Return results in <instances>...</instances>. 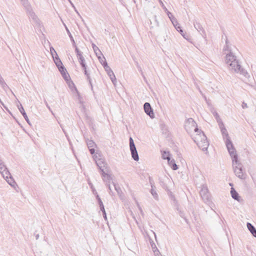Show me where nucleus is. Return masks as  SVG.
Listing matches in <instances>:
<instances>
[{
	"label": "nucleus",
	"mask_w": 256,
	"mask_h": 256,
	"mask_svg": "<svg viewBox=\"0 0 256 256\" xmlns=\"http://www.w3.org/2000/svg\"><path fill=\"white\" fill-rule=\"evenodd\" d=\"M94 159L96 162V163L98 166V168H99L100 165L102 166V164H104L106 162L104 161L103 159L102 158H98L97 156L94 155Z\"/></svg>",
	"instance_id": "6ab92c4d"
},
{
	"label": "nucleus",
	"mask_w": 256,
	"mask_h": 256,
	"mask_svg": "<svg viewBox=\"0 0 256 256\" xmlns=\"http://www.w3.org/2000/svg\"><path fill=\"white\" fill-rule=\"evenodd\" d=\"M27 13L30 18L33 20L34 22H37L38 18L35 13L32 11V9L26 11Z\"/></svg>",
	"instance_id": "f3484780"
},
{
	"label": "nucleus",
	"mask_w": 256,
	"mask_h": 256,
	"mask_svg": "<svg viewBox=\"0 0 256 256\" xmlns=\"http://www.w3.org/2000/svg\"><path fill=\"white\" fill-rule=\"evenodd\" d=\"M158 2H160L161 6L162 8L164 10L165 12L166 11H168V9L166 8L165 6L164 5V3L162 2V0H158Z\"/></svg>",
	"instance_id": "a18cd8bd"
},
{
	"label": "nucleus",
	"mask_w": 256,
	"mask_h": 256,
	"mask_svg": "<svg viewBox=\"0 0 256 256\" xmlns=\"http://www.w3.org/2000/svg\"><path fill=\"white\" fill-rule=\"evenodd\" d=\"M154 19H155V21L157 23V26H158V22L157 20H156V16H154Z\"/></svg>",
	"instance_id": "338daca9"
},
{
	"label": "nucleus",
	"mask_w": 256,
	"mask_h": 256,
	"mask_svg": "<svg viewBox=\"0 0 256 256\" xmlns=\"http://www.w3.org/2000/svg\"><path fill=\"white\" fill-rule=\"evenodd\" d=\"M100 210L102 212H104V211H106L104 204L100 206Z\"/></svg>",
	"instance_id": "4d7b16f0"
},
{
	"label": "nucleus",
	"mask_w": 256,
	"mask_h": 256,
	"mask_svg": "<svg viewBox=\"0 0 256 256\" xmlns=\"http://www.w3.org/2000/svg\"><path fill=\"white\" fill-rule=\"evenodd\" d=\"M180 27H181V26H180L179 24H178V25L176 26H174V28H176V29L177 30H178V29L180 28Z\"/></svg>",
	"instance_id": "0e129e2a"
},
{
	"label": "nucleus",
	"mask_w": 256,
	"mask_h": 256,
	"mask_svg": "<svg viewBox=\"0 0 256 256\" xmlns=\"http://www.w3.org/2000/svg\"><path fill=\"white\" fill-rule=\"evenodd\" d=\"M108 172H104L102 174V180L104 182H106V184H110V180H112V178L111 176L108 173Z\"/></svg>",
	"instance_id": "4468645a"
},
{
	"label": "nucleus",
	"mask_w": 256,
	"mask_h": 256,
	"mask_svg": "<svg viewBox=\"0 0 256 256\" xmlns=\"http://www.w3.org/2000/svg\"><path fill=\"white\" fill-rule=\"evenodd\" d=\"M75 52L76 54V56L80 64L85 63V59L82 56V52L78 50V47H76L75 48Z\"/></svg>",
	"instance_id": "f8f14e48"
},
{
	"label": "nucleus",
	"mask_w": 256,
	"mask_h": 256,
	"mask_svg": "<svg viewBox=\"0 0 256 256\" xmlns=\"http://www.w3.org/2000/svg\"><path fill=\"white\" fill-rule=\"evenodd\" d=\"M178 32H180V34L183 36L184 38V31L182 30V28L180 27V28L178 29Z\"/></svg>",
	"instance_id": "864d4df0"
},
{
	"label": "nucleus",
	"mask_w": 256,
	"mask_h": 256,
	"mask_svg": "<svg viewBox=\"0 0 256 256\" xmlns=\"http://www.w3.org/2000/svg\"><path fill=\"white\" fill-rule=\"evenodd\" d=\"M149 182H150V184L151 186V188H152V186H153V188H156V186L154 185V181L150 177H149Z\"/></svg>",
	"instance_id": "09e8293b"
},
{
	"label": "nucleus",
	"mask_w": 256,
	"mask_h": 256,
	"mask_svg": "<svg viewBox=\"0 0 256 256\" xmlns=\"http://www.w3.org/2000/svg\"><path fill=\"white\" fill-rule=\"evenodd\" d=\"M171 167L173 170H176L178 168L175 162H172V165L171 166Z\"/></svg>",
	"instance_id": "49530a36"
},
{
	"label": "nucleus",
	"mask_w": 256,
	"mask_h": 256,
	"mask_svg": "<svg viewBox=\"0 0 256 256\" xmlns=\"http://www.w3.org/2000/svg\"><path fill=\"white\" fill-rule=\"evenodd\" d=\"M223 51L225 54L232 52L229 44L225 45L223 48Z\"/></svg>",
	"instance_id": "7c9ffc66"
},
{
	"label": "nucleus",
	"mask_w": 256,
	"mask_h": 256,
	"mask_svg": "<svg viewBox=\"0 0 256 256\" xmlns=\"http://www.w3.org/2000/svg\"><path fill=\"white\" fill-rule=\"evenodd\" d=\"M65 27H66V32H67V33H68V36H69V37L70 38V40L71 42L72 43V46L76 48V47H77V46H76V42H74V38H73L71 33L70 32L69 30L68 29V28L66 26H65Z\"/></svg>",
	"instance_id": "4be33fe9"
},
{
	"label": "nucleus",
	"mask_w": 256,
	"mask_h": 256,
	"mask_svg": "<svg viewBox=\"0 0 256 256\" xmlns=\"http://www.w3.org/2000/svg\"><path fill=\"white\" fill-rule=\"evenodd\" d=\"M130 148L132 158L135 161H138L139 160V156L133 139L131 137L130 138Z\"/></svg>",
	"instance_id": "0eeeda50"
},
{
	"label": "nucleus",
	"mask_w": 256,
	"mask_h": 256,
	"mask_svg": "<svg viewBox=\"0 0 256 256\" xmlns=\"http://www.w3.org/2000/svg\"><path fill=\"white\" fill-rule=\"evenodd\" d=\"M160 185L162 186V188L166 190L170 191L168 189V187L167 186L166 184H165V183L162 181H160Z\"/></svg>",
	"instance_id": "c9c22d12"
},
{
	"label": "nucleus",
	"mask_w": 256,
	"mask_h": 256,
	"mask_svg": "<svg viewBox=\"0 0 256 256\" xmlns=\"http://www.w3.org/2000/svg\"><path fill=\"white\" fill-rule=\"evenodd\" d=\"M112 183L114 186V189L118 193V194L121 198H122V196H124V194L122 192L121 188L118 184H116L114 182Z\"/></svg>",
	"instance_id": "a211bd4d"
},
{
	"label": "nucleus",
	"mask_w": 256,
	"mask_h": 256,
	"mask_svg": "<svg viewBox=\"0 0 256 256\" xmlns=\"http://www.w3.org/2000/svg\"><path fill=\"white\" fill-rule=\"evenodd\" d=\"M70 84H72L74 86L75 90L76 91V92L78 94H79L76 88L74 86V84L73 83V82L72 81L69 82L68 84H69L70 87L71 86ZM78 96H80V95H78Z\"/></svg>",
	"instance_id": "8fccbe9b"
},
{
	"label": "nucleus",
	"mask_w": 256,
	"mask_h": 256,
	"mask_svg": "<svg viewBox=\"0 0 256 256\" xmlns=\"http://www.w3.org/2000/svg\"><path fill=\"white\" fill-rule=\"evenodd\" d=\"M98 58L100 60V62L101 63V64H102L104 60H103L100 56H98Z\"/></svg>",
	"instance_id": "bf43d9fd"
},
{
	"label": "nucleus",
	"mask_w": 256,
	"mask_h": 256,
	"mask_svg": "<svg viewBox=\"0 0 256 256\" xmlns=\"http://www.w3.org/2000/svg\"><path fill=\"white\" fill-rule=\"evenodd\" d=\"M152 248V249L153 252H154V256H156L158 254H160V252L156 246L155 244L153 241L150 242Z\"/></svg>",
	"instance_id": "aec40b11"
},
{
	"label": "nucleus",
	"mask_w": 256,
	"mask_h": 256,
	"mask_svg": "<svg viewBox=\"0 0 256 256\" xmlns=\"http://www.w3.org/2000/svg\"><path fill=\"white\" fill-rule=\"evenodd\" d=\"M194 25L195 28L200 34L202 38L206 40V34L202 24L199 22H194Z\"/></svg>",
	"instance_id": "1a4fd4ad"
},
{
	"label": "nucleus",
	"mask_w": 256,
	"mask_h": 256,
	"mask_svg": "<svg viewBox=\"0 0 256 256\" xmlns=\"http://www.w3.org/2000/svg\"><path fill=\"white\" fill-rule=\"evenodd\" d=\"M53 58V60H54V61L55 63V64H56V66H60V64H62V63L61 61V60H60V58H59L58 56V54H56L54 57L52 58Z\"/></svg>",
	"instance_id": "5701e85b"
},
{
	"label": "nucleus",
	"mask_w": 256,
	"mask_h": 256,
	"mask_svg": "<svg viewBox=\"0 0 256 256\" xmlns=\"http://www.w3.org/2000/svg\"><path fill=\"white\" fill-rule=\"evenodd\" d=\"M96 200L100 198V197L99 196L97 192H96Z\"/></svg>",
	"instance_id": "774afa93"
},
{
	"label": "nucleus",
	"mask_w": 256,
	"mask_h": 256,
	"mask_svg": "<svg viewBox=\"0 0 256 256\" xmlns=\"http://www.w3.org/2000/svg\"><path fill=\"white\" fill-rule=\"evenodd\" d=\"M226 39L225 40V43H226L225 45L229 44V42L228 40V39L226 36Z\"/></svg>",
	"instance_id": "052dcab7"
},
{
	"label": "nucleus",
	"mask_w": 256,
	"mask_h": 256,
	"mask_svg": "<svg viewBox=\"0 0 256 256\" xmlns=\"http://www.w3.org/2000/svg\"><path fill=\"white\" fill-rule=\"evenodd\" d=\"M102 213L103 217L104 218V220H107V217H106V211H104Z\"/></svg>",
	"instance_id": "13d9d810"
},
{
	"label": "nucleus",
	"mask_w": 256,
	"mask_h": 256,
	"mask_svg": "<svg viewBox=\"0 0 256 256\" xmlns=\"http://www.w3.org/2000/svg\"><path fill=\"white\" fill-rule=\"evenodd\" d=\"M242 108H248V105L246 103H245L244 102H243L242 104Z\"/></svg>",
	"instance_id": "6e6d98bb"
},
{
	"label": "nucleus",
	"mask_w": 256,
	"mask_h": 256,
	"mask_svg": "<svg viewBox=\"0 0 256 256\" xmlns=\"http://www.w3.org/2000/svg\"><path fill=\"white\" fill-rule=\"evenodd\" d=\"M191 128H194L196 135L192 138L194 142L198 146L202 149L204 152L207 150L209 146V142L204 132L198 128V126L196 122L192 118L188 119L185 125L186 130L188 132Z\"/></svg>",
	"instance_id": "f257e3e1"
},
{
	"label": "nucleus",
	"mask_w": 256,
	"mask_h": 256,
	"mask_svg": "<svg viewBox=\"0 0 256 256\" xmlns=\"http://www.w3.org/2000/svg\"><path fill=\"white\" fill-rule=\"evenodd\" d=\"M106 186L108 188V190H109V194L111 196H113L114 195V192H112V189H111V188H110V184H106Z\"/></svg>",
	"instance_id": "37998d69"
},
{
	"label": "nucleus",
	"mask_w": 256,
	"mask_h": 256,
	"mask_svg": "<svg viewBox=\"0 0 256 256\" xmlns=\"http://www.w3.org/2000/svg\"><path fill=\"white\" fill-rule=\"evenodd\" d=\"M156 188H153V186H152V188H151V190H150V193L152 194V196H153V198L156 200H158V196L156 192Z\"/></svg>",
	"instance_id": "bb28decb"
},
{
	"label": "nucleus",
	"mask_w": 256,
	"mask_h": 256,
	"mask_svg": "<svg viewBox=\"0 0 256 256\" xmlns=\"http://www.w3.org/2000/svg\"><path fill=\"white\" fill-rule=\"evenodd\" d=\"M50 52L52 58L54 57L56 54H58L54 48L52 46L50 48Z\"/></svg>",
	"instance_id": "e433bc0d"
},
{
	"label": "nucleus",
	"mask_w": 256,
	"mask_h": 256,
	"mask_svg": "<svg viewBox=\"0 0 256 256\" xmlns=\"http://www.w3.org/2000/svg\"><path fill=\"white\" fill-rule=\"evenodd\" d=\"M171 22L174 26H176L178 25V22L177 20L175 18H172V20H171Z\"/></svg>",
	"instance_id": "58836bf2"
},
{
	"label": "nucleus",
	"mask_w": 256,
	"mask_h": 256,
	"mask_svg": "<svg viewBox=\"0 0 256 256\" xmlns=\"http://www.w3.org/2000/svg\"><path fill=\"white\" fill-rule=\"evenodd\" d=\"M178 210L179 211V214H180V216L183 218H184V220H185L186 222H188V220L184 217V214L183 212L181 211L180 210H179L178 208Z\"/></svg>",
	"instance_id": "4c0bfd02"
},
{
	"label": "nucleus",
	"mask_w": 256,
	"mask_h": 256,
	"mask_svg": "<svg viewBox=\"0 0 256 256\" xmlns=\"http://www.w3.org/2000/svg\"><path fill=\"white\" fill-rule=\"evenodd\" d=\"M106 69H105V70L106 71L108 75L109 76V77L110 76H111L112 74H114V72L110 68V67L108 68L106 67Z\"/></svg>",
	"instance_id": "473e14b6"
},
{
	"label": "nucleus",
	"mask_w": 256,
	"mask_h": 256,
	"mask_svg": "<svg viewBox=\"0 0 256 256\" xmlns=\"http://www.w3.org/2000/svg\"><path fill=\"white\" fill-rule=\"evenodd\" d=\"M98 168L100 170L101 174L104 173V172H108V170L106 162L104 164H102V166L100 165Z\"/></svg>",
	"instance_id": "a878e982"
},
{
	"label": "nucleus",
	"mask_w": 256,
	"mask_h": 256,
	"mask_svg": "<svg viewBox=\"0 0 256 256\" xmlns=\"http://www.w3.org/2000/svg\"><path fill=\"white\" fill-rule=\"evenodd\" d=\"M70 4L71 6H72V7L74 8V11L78 14H79V13L78 12V11L76 10L75 6H74V4H73V3L72 2H70Z\"/></svg>",
	"instance_id": "5fc2aeb1"
},
{
	"label": "nucleus",
	"mask_w": 256,
	"mask_h": 256,
	"mask_svg": "<svg viewBox=\"0 0 256 256\" xmlns=\"http://www.w3.org/2000/svg\"><path fill=\"white\" fill-rule=\"evenodd\" d=\"M98 204H99V206H102V205L104 204H103L102 202V200H101L98 201Z\"/></svg>",
	"instance_id": "69168bd1"
},
{
	"label": "nucleus",
	"mask_w": 256,
	"mask_h": 256,
	"mask_svg": "<svg viewBox=\"0 0 256 256\" xmlns=\"http://www.w3.org/2000/svg\"><path fill=\"white\" fill-rule=\"evenodd\" d=\"M84 71V74L86 76V79L88 81V82L90 86L91 89H92V90L93 86H92V80L90 77V73L88 72L87 71V70H85Z\"/></svg>",
	"instance_id": "412c9836"
},
{
	"label": "nucleus",
	"mask_w": 256,
	"mask_h": 256,
	"mask_svg": "<svg viewBox=\"0 0 256 256\" xmlns=\"http://www.w3.org/2000/svg\"><path fill=\"white\" fill-rule=\"evenodd\" d=\"M166 12L168 17L169 18L170 20H172V18H174V17L172 16V14L168 10L166 11Z\"/></svg>",
	"instance_id": "de8ad7c7"
},
{
	"label": "nucleus",
	"mask_w": 256,
	"mask_h": 256,
	"mask_svg": "<svg viewBox=\"0 0 256 256\" xmlns=\"http://www.w3.org/2000/svg\"><path fill=\"white\" fill-rule=\"evenodd\" d=\"M162 158L164 160H168L170 158V154L168 152L164 151L162 153Z\"/></svg>",
	"instance_id": "c756f323"
},
{
	"label": "nucleus",
	"mask_w": 256,
	"mask_h": 256,
	"mask_svg": "<svg viewBox=\"0 0 256 256\" xmlns=\"http://www.w3.org/2000/svg\"><path fill=\"white\" fill-rule=\"evenodd\" d=\"M44 104H46V107H47V108L48 109V110L51 112V113H52V114H54L53 112L52 111V109L50 108V106L48 105V103L47 101H46V100H44Z\"/></svg>",
	"instance_id": "c03bdc74"
},
{
	"label": "nucleus",
	"mask_w": 256,
	"mask_h": 256,
	"mask_svg": "<svg viewBox=\"0 0 256 256\" xmlns=\"http://www.w3.org/2000/svg\"><path fill=\"white\" fill-rule=\"evenodd\" d=\"M220 131H221L222 134V136H223V138L224 140H226L228 139H230V138L229 137V136H228V132L226 128H223Z\"/></svg>",
	"instance_id": "b1692460"
},
{
	"label": "nucleus",
	"mask_w": 256,
	"mask_h": 256,
	"mask_svg": "<svg viewBox=\"0 0 256 256\" xmlns=\"http://www.w3.org/2000/svg\"><path fill=\"white\" fill-rule=\"evenodd\" d=\"M225 62L229 66L230 70L246 77L248 73L242 68L238 60L233 52L226 54Z\"/></svg>",
	"instance_id": "f03ea898"
},
{
	"label": "nucleus",
	"mask_w": 256,
	"mask_h": 256,
	"mask_svg": "<svg viewBox=\"0 0 256 256\" xmlns=\"http://www.w3.org/2000/svg\"><path fill=\"white\" fill-rule=\"evenodd\" d=\"M98 168L100 170L101 174L104 173V172H108V170L106 162L104 164H102V166L100 165Z\"/></svg>",
	"instance_id": "393cba45"
},
{
	"label": "nucleus",
	"mask_w": 256,
	"mask_h": 256,
	"mask_svg": "<svg viewBox=\"0 0 256 256\" xmlns=\"http://www.w3.org/2000/svg\"><path fill=\"white\" fill-rule=\"evenodd\" d=\"M230 194L232 197L235 200L240 201V196L237 192L234 190V188H232L230 190Z\"/></svg>",
	"instance_id": "dca6fc26"
},
{
	"label": "nucleus",
	"mask_w": 256,
	"mask_h": 256,
	"mask_svg": "<svg viewBox=\"0 0 256 256\" xmlns=\"http://www.w3.org/2000/svg\"><path fill=\"white\" fill-rule=\"evenodd\" d=\"M168 162L169 165L172 166V162H175V160L174 159L170 160V159L168 160Z\"/></svg>",
	"instance_id": "603ef678"
},
{
	"label": "nucleus",
	"mask_w": 256,
	"mask_h": 256,
	"mask_svg": "<svg viewBox=\"0 0 256 256\" xmlns=\"http://www.w3.org/2000/svg\"><path fill=\"white\" fill-rule=\"evenodd\" d=\"M138 209H139V210H140V213H141L142 214H143V212H142V208H140V206H139V204H138Z\"/></svg>",
	"instance_id": "680f3d73"
},
{
	"label": "nucleus",
	"mask_w": 256,
	"mask_h": 256,
	"mask_svg": "<svg viewBox=\"0 0 256 256\" xmlns=\"http://www.w3.org/2000/svg\"><path fill=\"white\" fill-rule=\"evenodd\" d=\"M0 172L10 185L14 186L16 184V182L2 160L0 162Z\"/></svg>",
	"instance_id": "7ed1b4c3"
},
{
	"label": "nucleus",
	"mask_w": 256,
	"mask_h": 256,
	"mask_svg": "<svg viewBox=\"0 0 256 256\" xmlns=\"http://www.w3.org/2000/svg\"><path fill=\"white\" fill-rule=\"evenodd\" d=\"M57 67L64 79L68 84L69 82H70V76L63 64H60L59 66H57Z\"/></svg>",
	"instance_id": "6e6552de"
},
{
	"label": "nucleus",
	"mask_w": 256,
	"mask_h": 256,
	"mask_svg": "<svg viewBox=\"0 0 256 256\" xmlns=\"http://www.w3.org/2000/svg\"><path fill=\"white\" fill-rule=\"evenodd\" d=\"M18 108L20 112V113L22 114L25 120L26 121V122L29 124H30V122L29 119L28 118V116L26 112H25L22 106V104H20V106H18Z\"/></svg>",
	"instance_id": "ddd939ff"
},
{
	"label": "nucleus",
	"mask_w": 256,
	"mask_h": 256,
	"mask_svg": "<svg viewBox=\"0 0 256 256\" xmlns=\"http://www.w3.org/2000/svg\"><path fill=\"white\" fill-rule=\"evenodd\" d=\"M201 198L204 203L208 205L212 210V206L214 205L212 201L211 196L206 184H202L201 186V190L200 192Z\"/></svg>",
	"instance_id": "20e7f679"
},
{
	"label": "nucleus",
	"mask_w": 256,
	"mask_h": 256,
	"mask_svg": "<svg viewBox=\"0 0 256 256\" xmlns=\"http://www.w3.org/2000/svg\"><path fill=\"white\" fill-rule=\"evenodd\" d=\"M217 122L218 123L220 128V130H222L223 128H226L224 124L223 123L222 120L218 121Z\"/></svg>",
	"instance_id": "72a5a7b5"
},
{
	"label": "nucleus",
	"mask_w": 256,
	"mask_h": 256,
	"mask_svg": "<svg viewBox=\"0 0 256 256\" xmlns=\"http://www.w3.org/2000/svg\"><path fill=\"white\" fill-rule=\"evenodd\" d=\"M22 2V4L24 5L26 11L32 8L30 3L27 0H23Z\"/></svg>",
	"instance_id": "cd10ccee"
},
{
	"label": "nucleus",
	"mask_w": 256,
	"mask_h": 256,
	"mask_svg": "<svg viewBox=\"0 0 256 256\" xmlns=\"http://www.w3.org/2000/svg\"><path fill=\"white\" fill-rule=\"evenodd\" d=\"M92 48L94 49V52L96 53L97 56H98V54H97V51L98 52L99 54H100V55H102V54L100 50H99L98 48L96 46L95 44H92Z\"/></svg>",
	"instance_id": "2f4dec72"
},
{
	"label": "nucleus",
	"mask_w": 256,
	"mask_h": 256,
	"mask_svg": "<svg viewBox=\"0 0 256 256\" xmlns=\"http://www.w3.org/2000/svg\"><path fill=\"white\" fill-rule=\"evenodd\" d=\"M213 114L214 116L215 117L216 121H218V120H221L222 119L220 118V116H219V114H218V112H214V113H213Z\"/></svg>",
	"instance_id": "ea45409f"
},
{
	"label": "nucleus",
	"mask_w": 256,
	"mask_h": 256,
	"mask_svg": "<svg viewBox=\"0 0 256 256\" xmlns=\"http://www.w3.org/2000/svg\"><path fill=\"white\" fill-rule=\"evenodd\" d=\"M0 84L4 90H6V88H8V86L5 82L3 78L0 75Z\"/></svg>",
	"instance_id": "c85d7f7f"
},
{
	"label": "nucleus",
	"mask_w": 256,
	"mask_h": 256,
	"mask_svg": "<svg viewBox=\"0 0 256 256\" xmlns=\"http://www.w3.org/2000/svg\"><path fill=\"white\" fill-rule=\"evenodd\" d=\"M170 192V198H171V199L174 201V203L176 204V205H177L178 204V202L177 200H176L174 196V195H172V192L169 191Z\"/></svg>",
	"instance_id": "79ce46f5"
},
{
	"label": "nucleus",
	"mask_w": 256,
	"mask_h": 256,
	"mask_svg": "<svg viewBox=\"0 0 256 256\" xmlns=\"http://www.w3.org/2000/svg\"><path fill=\"white\" fill-rule=\"evenodd\" d=\"M103 58L104 59V62H102V66H104V68L105 70V69L107 68L106 67H108V68L110 66H108V63H107L105 58L104 57Z\"/></svg>",
	"instance_id": "a19ab883"
},
{
	"label": "nucleus",
	"mask_w": 256,
	"mask_h": 256,
	"mask_svg": "<svg viewBox=\"0 0 256 256\" xmlns=\"http://www.w3.org/2000/svg\"><path fill=\"white\" fill-rule=\"evenodd\" d=\"M34 234L35 235L36 240H38L40 236L39 234H36V233H34Z\"/></svg>",
	"instance_id": "e2e57ef3"
},
{
	"label": "nucleus",
	"mask_w": 256,
	"mask_h": 256,
	"mask_svg": "<svg viewBox=\"0 0 256 256\" xmlns=\"http://www.w3.org/2000/svg\"><path fill=\"white\" fill-rule=\"evenodd\" d=\"M247 227L248 230L250 231L252 234L255 238H256V229L254 226L250 223H247Z\"/></svg>",
	"instance_id": "2eb2a0df"
},
{
	"label": "nucleus",
	"mask_w": 256,
	"mask_h": 256,
	"mask_svg": "<svg viewBox=\"0 0 256 256\" xmlns=\"http://www.w3.org/2000/svg\"><path fill=\"white\" fill-rule=\"evenodd\" d=\"M86 141L90 154H94L95 152L94 148L96 146V143L93 140L88 139H86Z\"/></svg>",
	"instance_id": "9b49d317"
},
{
	"label": "nucleus",
	"mask_w": 256,
	"mask_h": 256,
	"mask_svg": "<svg viewBox=\"0 0 256 256\" xmlns=\"http://www.w3.org/2000/svg\"><path fill=\"white\" fill-rule=\"evenodd\" d=\"M81 66L82 67L83 70H86V68H87V66L86 65V62L85 63H82V64H80Z\"/></svg>",
	"instance_id": "3c124183"
},
{
	"label": "nucleus",
	"mask_w": 256,
	"mask_h": 256,
	"mask_svg": "<svg viewBox=\"0 0 256 256\" xmlns=\"http://www.w3.org/2000/svg\"><path fill=\"white\" fill-rule=\"evenodd\" d=\"M144 112L147 115L150 116L151 118H154V114L153 112V110L151 107V106L148 102H145L144 105Z\"/></svg>",
	"instance_id": "9d476101"
},
{
	"label": "nucleus",
	"mask_w": 256,
	"mask_h": 256,
	"mask_svg": "<svg viewBox=\"0 0 256 256\" xmlns=\"http://www.w3.org/2000/svg\"><path fill=\"white\" fill-rule=\"evenodd\" d=\"M110 79L111 80L112 82L114 85H116V78L114 74H112L111 76H110Z\"/></svg>",
	"instance_id": "f704fd0d"
},
{
	"label": "nucleus",
	"mask_w": 256,
	"mask_h": 256,
	"mask_svg": "<svg viewBox=\"0 0 256 256\" xmlns=\"http://www.w3.org/2000/svg\"><path fill=\"white\" fill-rule=\"evenodd\" d=\"M225 142L228 153L232 158V164H234V162L236 163L237 160H238V156L230 139L226 140Z\"/></svg>",
	"instance_id": "39448f33"
},
{
	"label": "nucleus",
	"mask_w": 256,
	"mask_h": 256,
	"mask_svg": "<svg viewBox=\"0 0 256 256\" xmlns=\"http://www.w3.org/2000/svg\"><path fill=\"white\" fill-rule=\"evenodd\" d=\"M232 165L234 172L235 173L236 176L240 179H244L245 178V176H244V173L242 169V164L238 161V160H237V162H234V164H232Z\"/></svg>",
	"instance_id": "423d86ee"
}]
</instances>
